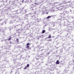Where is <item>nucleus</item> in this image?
I'll list each match as a JSON object with an SVG mask.
<instances>
[{
  "mask_svg": "<svg viewBox=\"0 0 74 74\" xmlns=\"http://www.w3.org/2000/svg\"><path fill=\"white\" fill-rule=\"evenodd\" d=\"M29 45H30V43H28L26 44V45H27V46L26 47L27 48H29Z\"/></svg>",
  "mask_w": 74,
  "mask_h": 74,
  "instance_id": "nucleus-1",
  "label": "nucleus"
},
{
  "mask_svg": "<svg viewBox=\"0 0 74 74\" xmlns=\"http://www.w3.org/2000/svg\"><path fill=\"white\" fill-rule=\"evenodd\" d=\"M59 63H60L59 62V60H57L56 62V64H58Z\"/></svg>",
  "mask_w": 74,
  "mask_h": 74,
  "instance_id": "nucleus-2",
  "label": "nucleus"
},
{
  "mask_svg": "<svg viewBox=\"0 0 74 74\" xmlns=\"http://www.w3.org/2000/svg\"><path fill=\"white\" fill-rule=\"evenodd\" d=\"M16 42H17L18 44H19V39H16Z\"/></svg>",
  "mask_w": 74,
  "mask_h": 74,
  "instance_id": "nucleus-3",
  "label": "nucleus"
},
{
  "mask_svg": "<svg viewBox=\"0 0 74 74\" xmlns=\"http://www.w3.org/2000/svg\"><path fill=\"white\" fill-rule=\"evenodd\" d=\"M52 16H48V17H47V18L48 19L49 18H50L52 17Z\"/></svg>",
  "mask_w": 74,
  "mask_h": 74,
  "instance_id": "nucleus-4",
  "label": "nucleus"
},
{
  "mask_svg": "<svg viewBox=\"0 0 74 74\" xmlns=\"http://www.w3.org/2000/svg\"><path fill=\"white\" fill-rule=\"evenodd\" d=\"M45 30H43L42 31V34H43L44 33H45Z\"/></svg>",
  "mask_w": 74,
  "mask_h": 74,
  "instance_id": "nucleus-5",
  "label": "nucleus"
},
{
  "mask_svg": "<svg viewBox=\"0 0 74 74\" xmlns=\"http://www.w3.org/2000/svg\"><path fill=\"white\" fill-rule=\"evenodd\" d=\"M11 36L9 37V38L8 39V41H10V40H11Z\"/></svg>",
  "mask_w": 74,
  "mask_h": 74,
  "instance_id": "nucleus-6",
  "label": "nucleus"
},
{
  "mask_svg": "<svg viewBox=\"0 0 74 74\" xmlns=\"http://www.w3.org/2000/svg\"><path fill=\"white\" fill-rule=\"evenodd\" d=\"M48 38H51V35H50L48 37Z\"/></svg>",
  "mask_w": 74,
  "mask_h": 74,
  "instance_id": "nucleus-7",
  "label": "nucleus"
},
{
  "mask_svg": "<svg viewBox=\"0 0 74 74\" xmlns=\"http://www.w3.org/2000/svg\"><path fill=\"white\" fill-rule=\"evenodd\" d=\"M27 67H29V64H27Z\"/></svg>",
  "mask_w": 74,
  "mask_h": 74,
  "instance_id": "nucleus-8",
  "label": "nucleus"
},
{
  "mask_svg": "<svg viewBox=\"0 0 74 74\" xmlns=\"http://www.w3.org/2000/svg\"><path fill=\"white\" fill-rule=\"evenodd\" d=\"M27 66H26L24 68V69H27Z\"/></svg>",
  "mask_w": 74,
  "mask_h": 74,
  "instance_id": "nucleus-9",
  "label": "nucleus"
},
{
  "mask_svg": "<svg viewBox=\"0 0 74 74\" xmlns=\"http://www.w3.org/2000/svg\"><path fill=\"white\" fill-rule=\"evenodd\" d=\"M23 1H24V0H23L22 2V3H23Z\"/></svg>",
  "mask_w": 74,
  "mask_h": 74,
  "instance_id": "nucleus-10",
  "label": "nucleus"
},
{
  "mask_svg": "<svg viewBox=\"0 0 74 74\" xmlns=\"http://www.w3.org/2000/svg\"><path fill=\"white\" fill-rule=\"evenodd\" d=\"M61 7H62L61 6L60 7V8H61Z\"/></svg>",
  "mask_w": 74,
  "mask_h": 74,
  "instance_id": "nucleus-11",
  "label": "nucleus"
},
{
  "mask_svg": "<svg viewBox=\"0 0 74 74\" xmlns=\"http://www.w3.org/2000/svg\"><path fill=\"white\" fill-rule=\"evenodd\" d=\"M48 53V54H49V53Z\"/></svg>",
  "mask_w": 74,
  "mask_h": 74,
  "instance_id": "nucleus-12",
  "label": "nucleus"
},
{
  "mask_svg": "<svg viewBox=\"0 0 74 74\" xmlns=\"http://www.w3.org/2000/svg\"><path fill=\"white\" fill-rule=\"evenodd\" d=\"M73 62H74V61H73Z\"/></svg>",
  "mask_w": 74,
  "mask_h": 74,
  "instance_id": "nucleus-13",
  "label": "nucleus"
}]
</instances>
